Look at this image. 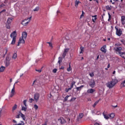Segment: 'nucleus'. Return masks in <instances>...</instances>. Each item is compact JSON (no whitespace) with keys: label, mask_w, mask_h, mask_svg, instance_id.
Listing matches in <instances>:
<instances>
[{"label":"nucleus","mask_w":125,"mask_h":125,"mask_svg":"<svg viewBox=\"0 0 125 125\" xmlns=\"http://www.w3.org/2000/svg\"><path fill=\"white\" fill-rule=\"evenodd\" d=\"M121 45H122V44L120 43L115 44L114 50L115 52H116V54H119L122 58L125 59V52H122V50H123V47H122Z\"/></svg>","instance_id":"1"},{"label":"nucleus","mask_w":125,"mask_h":125,"mask_svg":"<svg viewBox=\"0 0 125 125\" xmlns=\"http://www.w3.org/2000/svg\"><path fill=\"white\" fill-rule=\"evenodd\" d=\"M118 80L117 79H112V81L106 83V86L108 88H113L118 83Z\"/></svg>","instance_id":"2"},{"label":"nucleus","mask_w":125,"mask_h":125,"mask_svg":"<svg viewBox=\"0 0 125 125\" xmlns=\"http://www.w3.org/2000/svg\"><path fill=\"white\" fill-rule=\"evenodd\" d=\"M16 37H17V34H16V31H14L10 34V37L11 39H12L11 44H15V42H16Z\"/></svg>","instance_id":"3"},{"label":"nucleus","mask_w":125,"mask_h":125,"mask_svg":"<svg viewBox=\"0 0 125 125\" xmlns=\"http://www.w3.org/2000/svg\"><path fill=\"white\" fill-rule=\"evenodd\" d=\"M31 18L32 17L30 18H27L25 20H23L21 22V24L23 25V26H28V25H29V23H30V21H31Z\"/></svg>","instance_id":"4"},{"label":"nucleus","mask_w":125,"mask_h":125,"mask_svg":"<svg viewBox=\"0 0 125 125\" xmlns=\"http://www.w3.org/2000/svg\"><path fill=\"white\" fill-rule=\"evenodd\" d=\"M115 30L116 31V34L117 36H118L119 37H121L123 34V31L121 29V28H119L118 26H115Z\"/></svg>","instance_id":"5"},{"label":"nucleus","mask_w":125,"mask_h":125,"mask_svg":"<svg viewBox=\"0 0 125 125\" xmlns=\"http://www.w3.org/2000/svg\"><path fill=\"white\" fill-rule=\"evenodd\" d=\"M18 82H16L13 85V87L11 90V94H10L9 97H13L15 94V83H17Z\"/></svg>","instance_id":"6"},{"label":"nucleus","mask_w":125,"mask_h":125,"mask_svg":"<svg viewBox=\"0 0 125 125\" xmlns=\"http://www.w3.org/2000/svg\"><path fill=\"white\" fill-rule=\"evenodd\" d=\"M58 122L60 123L61 125H65L67 122H66V120L64 119V118L62 117H60L59 119H58Z\"/></svg>","instance_id":"7"},{"label":"nucleus","mask_w":125,"mask_h":125,"mask_svg":"<svg viewBox=\"0 0 125 125\" xmlns=\"http://www.w3.org/2000/svg\"><path fill=\"white\" fill-rule=\"evenodd\" d=\"M40 93H36L34 95V98L35 100V102H38L39 100H40Z\"/></svg>","instance_id":"8"},{"label":"nucleus","mask_w":125,"mask_h":125,"mask_svg":"<svg viewBox=\"0 0 125 125\" xmlns=\"http://www.w3.org/2000/svg\"><path fill=\"white\" fill-rule=\"evenodd\" d=\"M25 39L22 37H20L17 46H19L20 43H25Z\"/></svg>","instance_id":"9"},{"label":"nucleus","mask_w":125,"mask_h":125,"mask_svg":"<svg viewBox=\"0 0 125 125\" xmlns=\"http://www.w3.org/2000/svg\"><path fill=\"white\" fill-rule=\"evenodd\" d=\"M69 50H70V49L69 48H66L64 49V52L62 55L63 58H65V56L67 55V53H68Z\"/></svg>","instance_id":"10"},{"label":"nucleus","mask_w":125,"mask_h":125,"mask_svg":"<svg viewBox=\"0 0 125 125\" xmlns=\"http://www.w3.org/2000/svg\"><path fill=\"white\" fill-rule=\"evenodd\" d=\"M27 36H28L27 32L25 31L22 32L21 38L26 40L27 39Z\"/></svg>","instance_id":"11"},{"label":"nucleus","mask_w":125,"mask_h":125,"mask_svg":"<svg viewBox=\"0 0 125 125\" xmlns=\"http://www.w3.org/2000/svg\"><path fill=\"white\" fill-rule=\"evenodd\" d=\"M121 23L122 25H125V16H124L121 17Z\"/></svg>","instance_id":"12"},{"label":"nucleus","mask_w":125,"mask_h":125,"mask_svg":"<svg viewBox=\"0 0 125 125\" xmlns=\"http://www.w3.org/2000/svg\"><path fill=\"white\" fill-rule=\"evenodd\" d=\"M106 45H104L101 48V51L104 53H106Z\"/></svg>","instance_id":"13"},{"label":"nucleus","mask_w":125,"mask_h":125,"mask_svg":"<svg viewBox=\"0 0 125 125\" xmlns=\"http://www.w3.org/2000/svg\"><path fill=\"white\" fill-rule=\"evenodd\" d=\"M19 115L22 117L23 121H26V117H25V115L23 114L21 112H19Z\"/></svg>","instance_id":"14"},{"label":"nucleus","mask_w":125,"mask_h":125,"mask_svg":"<svg viewBox=\"0 0 125 125\" xmlns=\"http://www.w3.org/2000/svg\"><path fill=\"white\" fill-rule=\"evenodd\" d=\"M95 85V81H94V80L91 81V83L90 84V86H91V87H94Z\"/></svg>","instance_id":"15"},{"label":"nucleus","mask_w":125,"mask_h":125,"mask_svg":"<svg viewBox=\"0 0 125 125\" xmlns=\"http://www.w3.org/2000/svg\"><path fill=\"white\" fill-rule=\"evenodd\" d=\"M84 86L83 85H82L80 87H77L76 88L77 91H81L82 90V89L84 87Z\"/></svg>","instance_id":"16"},{"label":"nucleus","mask_w":125,"mask_h":125,"mask_svg":"<svg viewBox=\"0 0 125 125\" xmlns=\"http://www.w3.org/2000/svg\"><path fill=\"white\" fill-rule=\"evenodd\" d=\"M92 17L93 18L92 19V21L94 23H95V21L97 20V15H95V16H92ZM94 18V19H93Z\"/></svg>","instance_id":"17"},{"label":"nucleus","mask_w":125,"mask_h":125,"mask_svg":"<svg viewBox=\"0 0 125 125\" xmlns=\"http://www.w3.org/2000/svg\"><path fill=\"white\" fill-rule=\"evenodd\" d=\"M79 3H81V1H80V0H76L75 2V6L76 7H78V6H79Z\"/></svg>","instance_id":"18"},{"label":"nucleus","mask_w":125,"mask_h":125,"mask_svg":"<svg viewBox=\"0 0 125 125\" xmlns=\"http://www.w3.org/2000/svg\"><path fill=\"white\" fill-rule=\"evenodd\" d=\"M95 91L93 89H89L87 90V93H93Z\"/></svg>","instance_id":"19"},{"label":"nucleus","mask_w":125,"mask_h":125,"mask_svg":"<svg viewBox=\"0 0 125 125\" xmlns=\"http://www.w3.org/2000/svg\"><path fill=\"white\" fill-rule=\"evenodd\" d=\"M17 104H15L12 108V112H14V111H15V110H16L17 109Z\"/></svg>","instance_id":"20"},{"label":"nucleus","mask_w":125,"mask_h":125,"mask_svg":"<svg viewBox=\"0 0 125 125\" xmlns=\"http://www.w3.org/2000/svg\"><path fill=\"white\" fill-rule=\"evenodd\" d=\"M13 19V18H9L8 19L7 21V23L8 24H10L11 23V22H12V20Z\"/></svg>","instance_id":"21"},{"label":"nucleus","mask_w":125,"mask_h":125,"mask_svg":"<svg viewBox=\"0 0 125 125\" xmlns=\"http://www.w3.org/2000/svg\"><path fill=\"white\" fill-rule=\"evenodd\" d=\"M21 111H24L26 112L27 111V106H22L21 105Z\"/></svg>","instance_id":"22"},{"label":"nucleus","mask_w":125,"mask_h":125,"mask_svg":"<svg viewBox=\"0 0 125 125\" xmlns=\"http://www.w3.org/2000/svg\"><path fill=\"white\" fill-rule=\"evenodd\" d=\"M4 70H5V67L3 66H1V67H0V73L3 72Z\"/></svg>","instance_id":"23"},{"label":"nucleus","mask_w":125,"mask_h":125,"mask_svg":"<svg viewBox=\"0 0 125 125\" xmlns=\"http://www.w3.org/2000/svg\"><path fill=\"white\" fill-rule=\"evenodd\" d=\"M105 8H106V10H111L112 6L106 5V6H105Z\"/></svg>","instance_id":"24"},{"label":"nucleus","mask_w":125,"mask_h":125,"mask_svg":"<svg viewBox=\"0 0 125 125\" xmlns=\"http://www.w3.org/2000/svg\"><path fill=\"white\" fill-rule=\"evenodd\" d=\"M104 119H105L106 120H108V119H110L109 115L104 114Z\"/></svg>","instance_id":"25"},{"label":"nucleus","mask_w":125,"mask_h":125,"mask_svg":"<svg viewBox=\"0 0 125 125\" xmlns=\"http://www.w3.org/2000/svg\"><path fill=\"white\" fill-rule=\"evenodd\" d=\"M115 118V114L111 113L109 114V118L110 119H114Z\"/></svg>","instance_id":"26"},{"label":"nucleus","mask_w":125,"mask_h":125,"mask_svg":"<svg viewBox=\"0 0 125 125\" xmlns=\"http://www.w3.org/2000/svg\"><path fill=\"white\" fill-rule=\"evenodd\" d=\"M67 72H71L72 71V67H71V64L69 63V67L67 68Z\"/></svg>","instance_id":"27"},{"label":"nucleus","mask_w":125,"mask_h":125,"mask_svg":"<svg viewBox=\"0 0 125 125\" xmlns=\"http://www.w3.org/2000/svg\"><path fill=\"white\" fill-rule=\"evenodd\" d=\"M47 43L49 44V47H50V48L51 49L53 48V45H52V43L50 42H47Z\"/></svg>","instance_id":"28"},{"label":"nucleus","mask_w":125,"mask_h":125,"mask_svg":"<svg viewBox=\"0 0 125 125\" xmlns=\"http://www.w3.org/2000/svg\"><path fill=\"white\" fill-rule=\"evenodd\" d=\"M17 58V54L16 53H15L12 57V59H16Z\"/></svg>","instance_id":"29"},{"label":"nucleus","mask_w":125,"mask_h":125,"mask_svg":"<svg viewBox=\"0 0 125 125\" xmlns=\"http://www.w3.org/2000/svg\"><path fill=\"white\" fill-rule=\"evenodd\" d=\"M99 103V100L97 101L94 104H93V108H95V106H96L97 105V104H98V103Z\"/></svg>","instance_id":"30"},{"label":"nucleus","mask_w":125,"mask_h":125,"mask_svg":"<svg viewBox=\"0 0 125 125\" xmlns=\"http://www.w3.org/2000/svg\"><path fill=\"white\" fill-rule=\"evenodd\" d=\"M14 125H25V123L23 121H21V123L14 124Z\"/></svg>","instance_id":"31"},{"label":"nucleus","mask_w":125,"mask_h":125,"mask_svg":"<svg viewBox=\"0 0 125 125\" xmlns=\"http://www.w3.org/2000/svg\"><path fill=\"white\" fill-rule=\"evenodd\" d=\"M6 29H8L9 30V29H10V23H6Z\"/></svg>","instance_id":"32"},{"label":"nucleus","mask_w":125,"mask_h":125,"mask_svg":"<svg viewBox=\"0 0 125 125\" xmlns=\"http://www.w3.org/2000/svg\"><path fill=\"white\" fill-rule=\"evenodd\" d=\"M70 96H71V95H67L64 99V102L67 101L68 100V98H69Z\"/></svg>","instance_id":"33"},{"label":"nucleus","mask_w":125,"mask_h":125,"mask_svg":"<svg viewBox=\"0 0 125 125\" xmlns=\"http://www.w3.org/2000/svg\"><path fill=\"white\" fill-rule=\"evenodd\" d=\"M39 10H40V7L38 6L36 7L34 10V11H39Z\"/></svg>","instance_id":"34"},{"label":"nucleus","mask_w":125,"mask_h":125,"mask_svg":"<svg viewBox=\"0 0 125 125\" xmlns=\"http://www.w3.org/2000/svg\"><path fill=\"white\" fill-rule=\"evenodd\" d=\"M61 62H62V58L59 57L58 63L60 64Z\"/></svg>","instance_id":"35"},{"label":"nucleus","mask_w":125,"mask_h":125,"mask_svg":"<svg viewBox=\"0 0 125 125\" xmlns=\"http://www.w3.org/2000/svg\"><path fill=\"white\" fill-rule=\"evenodd\" d=\"M23 105H24V106H27V100H24L23 101Z\"/></svg>","instance_id":"36"},{"label":"nucleus","mask_w":125,"mask_h":125,"mask_svg":"<svg viewBox=\"0 0 125 125\" xmlns=\"http://www.w3.org/2000/svg\"><path fill=\"white\" fill-rule=\"evenodd\" d=\"M34 109L35 110H38V109H39V106L37 104H34Z\"/></svg>","instance_id":"37"},{"label":"nucleus","mask_w":125,"mask_h":125,"mask_svg":"<svg viewBox=\"0 0 125 125\" xmlns=\"http://www.w3.org/2000/svg\"><path fill=\"white\" fill-rule=\"evenodd\" d=\"M10 64V62H9V61H7L6 62V67L9 66Z\"/></svg>","instance_id":"38"},{"label":"nucleus","mask_w":125,"mask_h":125,"mask_svg":"<svg viewBox=\"0 0 125 125\" xmlns=\"http://www.w3.org/2000/svg\"><path fill=\"white\" fill-rule=\"evenodd\" d=\"M80 49H81V52H80V54L83 53V47H81Z\"/></svg>","instance_id":"39"},{"label":"nucleus","mask_w":125,"mask_h":125,"mask_svg":"<svg viewBox=\"0 0 125 125\" xmlns=\"http://www.w3.org/2000/svg\"><path fill=\"white\" fill-rule=\"evenodd\" d=\"M1 114H2V108H0V118L1 117Z\"/></svg>","instance_id":"40"},{"label":"nucleus","mask_w":125,"mask_h":125,"mask_svg":"<svg viewBox=\"0 0 125 125\" xmlns=\"http://www.w3.org/2000/svg\"><path fill=\"white\" fill-rule=\"evenodd\" d=\"M77 99V98L73 97L71 99L70 101H75Z\"/></svg>","instance_id":"41"},{"label":"nucleus","mask_w":125,"mask_h":125,"mask_svg":"<svg viewBox=\"0 0 125 125\" xmlns=\"http://www.w3.org/2000/svg\"><path fill=\"white\" fill-rule=\"evenodd\" d=\"M5 4L4 3H2L0 5V8H1L2 7H3V6H5Z\"/></svg>","instance_id":"42"},{"label":"nucleus","mask_w":125,"mask_h":125,"mask_svg":"<svg viewBox=\"0 0 125 125\" xmlns=\"http://www.w3.org/2000/svg\"><path fill=\"white\" fill-rule=\"evenodd\" d=\"M57 72V69L55 68V69H54L53 70V73H56Z\"/></svg>","instance_id":"43"},{"label":"nucleus","mask_w":125,"mask_h":125,"mask_svg":"<svg viewBox=\"0 0 125 125\" xmlns=\"http://www.w3.org/2000/svg\"><path fill=\"white\" fill-rule=\"evenodd\" d=\"M30 103H32V102H33V101H35V99H33V98H31L29 99Z\"/></svg>","instance_id":"44"},{"label":"nucleus","mask_w":125,"mask_h":125,"mask_svg":"<svg viewBox=\"0 0 125 125\" xmlns=\"http://www.w3.org/2000/svg\"><path fill=\"white\" fill-rule=\"evenodd\" d=\"M36 72H38L39 73H41L42 72V70L41 69H35Z\"/></svg>","instance_id":"45"},{"label":"nucleus","mask_w":125,"mask_h":125,"mask_svg":"<svg viewBox=\"0 0 125 125\" xmlns=\"http://www.w3.org/2000/svg\"><path fill=\"white\" fill-rule=\"evenodd\" d=\"M79 117H80V118H83V113H80L79 114Z\"/></svg>","instance_id":"46"},{"label":"nucleus","mask_w":125,"mask_h":125,"mask_svg":"<svg viewBox=\"0 0 125 125\" xmlns=\"http://www.w3.org/2000/svg\"><path fill=\"white\" fill-rule=\"evenodd\" d=\"M89 76H90V77H94V74H93V73H90V74H89Z\"/></svg>","instance_id":"47"},{"label":"nucleus","mask_w":125,"mask_h":125,"mask_svg":"<svg viewBox=\"0 0 125 125\" xmlns=\"http://www.w3.org/2000/svg\"><path fill=\"white\" fill-rule=\"evenodd\" d=\"M96 115H101V113L100 112V111H97L96 113Z\"/></svg>","instance_id":"48"},{"label":"nucleus","mask_w":125,"mask_h":125,"mask_svg":"<svg viewBox=\"0 0 125 125\" xmlns=\"http://www.w3.org/2000/svg\"><path fill=\"white\" fill-rule=\"evenodd\" d=\"M6 11V10L3 9L1 12H0V13H2V12H5Z\"/></svg>","instance_id":"49"},{"label":"nucleus","mask_w":125,"mask_h":125,"mask_svg":"<svg viewBox=\"0 0 125 125\" xmlns=\"http://www.w3.org/2000/svg\"><path fill=\"white\" fill-rule=\"evenodd\" d=\"M5 54H6V53H7V51L8 50L7 48H5Z\"/></svg>","instance_id":"50"},{"label":"nucleus","mask_w":125,"mask_h":125,"mask_svg":"<svg viewBox=\"0 0 125 125\" xmlns=\"http://www.w3.org/2000/svg\"><path fill=\"white\" fill-rule=\"evenodd\" d=\"M75 83H76V82H75V81H73V82L71 83V84H72V85H74Z\"/></svg>","instance_id":"51"},{"label":"nucleus","mask_w":125,"mask_h":125,"mask_svg":"<svg viewBox=\"0 0 125 125\" xmlns=\"http://www.w3.org/2000/svg\"><path fill=\"white\" fill-rule=\"evenodd\" d=\"M13 123H14V124H17V121H16L15 120H13Z\"/></svg>","instance_id":"52"},{"label":"nucleus","mask_w":125,"mask_h":125,"mask_svg":"<svg viewBox=\"0 0 125 125\" xmlns=\"http://www.w3.org/2000/svg\"><path fill=\"white\" fill-rule=\"evenodd\" d=\"M108 17H109V19H111V15L110 14V13H108Z\"/></svg>","instance_id":"53"},{"label":"nucleus","mask_w":125,"mask_h":125,"mask_svg":"<svg viewBox=\"0 0 125 125\" xmlns=\"http://www.w3.org/2000/svg\"><path fill=\"white\" fill-rule=\"evenodd\" d=\"M94 125H100V124L98 123H96Z\"/></svg>","instance_id":"54"},{"label":"nucleus","mask_w":125,"mask_h":125,"mask_svg":"<svg viewBox=\"0 0 125 125\" xmlns=\"http://www.w3.org/2000/svg\"><path fill=\"white\" fill-rule=\"evenodd\" d=\"M73 87H74V85H72V84H71L70 85L71 88H73Z\"/></svg>","instance_id":"55"},{"label":"nucleus","mask_w":125,"mask_h":125,"mask_svg":"<svg viewBox=\"0 0 125 125\" xmlns=\"http://www.w3.org/2000/svg\"><path fill=\"white\" fill-rule=\"evenodd\" d=\"M83 17V14H82L81 16H80V18H82V17Z\"/></svg>","instance_id":"56"},{"label":"nucleus","mask_w":125,"mask_h":125,"mask_svg":"<svg viewBox=\"0 0 125 125\" xmlns=\"http://www.w3.org/2000/svg\"><path fill=\"white\" fill-rule=\"evenodd\" d=\"M61 69H62V70H64V66H62Z\"/></svg>","instance_id":"57"},{"label":"nucleus","mask_w":125,"mask_h":125,"mask_svg":"<svg viewBox=\"0 0 125 125\" xmlns=\"http://www.w3.org/2000/svg\"><path fill=\"white\" fill-rule=\"evenodd\" d=\"M99 59V55H98L97 57V60H98Z\"/></svg>","instance_id":"58"},{"label":"nucleus","mask_w":125,"mask_h":125,"mask_svg":"<svg viewBox=\"0 0 125 125\" xmlns=\"http://www.w3.org/2000/svg\"><path fill=\"white\" fill-rule=\"evenodd\" d=\"M112 107H114V108H117V107H118V105H116L115 106H113L112 105Z\"/></svg>","instance_id":"59"},{"label":"nucleus","mask_w":125,"mask_h":125,"mask_svg":"<svg viewBox=\"0 0 125 125\" xmlns=\"http://www.w3.org/2000/svg\"><path fill=\"white\" fill-rule=\"evenodd\" d=\"M35 82H36V80H35V81L33 82V83L32 85H34V84H35Z\"/></svg>","instance_id":"60"},{"label":"nucleus","mask_w":125,"mask_h":125,"mask_svg":"<svg viewBox=\"0 0 125 125\" xmlns=\"http://www.w3.org/2000/svg\"><path fill=\"white\" fill-rule=\"evenodd\" d=\"M65 91L66 92H68V91H69V90L68 89H66Z\"/></svg>","instance_id":"61"},{"label":"nucleus","mask_w":125,"mask_h":125,"mask_svg":"<svg viewBox=\"0 0 125 125\" xmlns=\"http://www.w3.org/2000/svg\"><path fill=\"white\" fill-rule=\"evenodd\" d=\"M71 89H72V88H71V87L68 89V90H71Z\"/></svg>","instance_id":"62"},{"label":"nucleus","mask_w":125,"mask_h":125,"mask_svg":"<svg viewBox=\"0 0 125 125\" xmlns=\"http://www.w3.org/2000/svg\"><path fill=\"white\" fill-rule=\"evenodd\" d=\"M107 68H110V64H108V65H107Z\"/></svg>","instance_id":"63"},{"label":"nucleus","mask_w":125,"mask_h":125,"mask_svg":"<svg viewBox=\"0 0 125 125\" xmlns=\"http://www.w3.org/2000/svg\"><path fill=\"white\" fill-rule=\"evenodd\" d=\"M42 125H47V124L44 123V124H42Z\"/></svg>","instance_id":"64"}]
</instances>
